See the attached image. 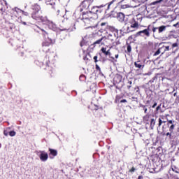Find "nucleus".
I'll return each mask as SVG.
<instances>
[{"label": "nucleus", "instance_id": "nucleus-56", "mask_svg": "<svg viewBox=\"0 0 179 179\" xmlns=\"http://www.w3.org/2000/svg\"><path fill=\"white\" fill-rule=\"evenodd\" d=\"M118 99H119V98H118V96H116V100H118Z\"/></svg>", "mask_w": 179, "mask_h": 179}, {"label": "nucleus", "instance_id": "nucleus-27", "mask_svg": "<svg viewBox=\"0 0 179 179\" xmlns=\"http://www.w3.org/2000/svg\"><path fill=\"white\" fill-rule=\"evenodd\" d=\"M133 86H135V84L132 83V81H128L127 89H136V87H133Z\"/></svg>", "mask_w": 179, "mask_h": 179}, {"label": "nucleus", "instance_id": "nucleus-58", "mask_svg": "<svg viewBox=\"0 0 179 179\" xmlns=\"http://www.w3.org/2000/svg\"><path fill=\"white\" fill-rule=\"evenodd\" d=\"M121 2H124V0H122Z\"/></svg>", "mask_w": 179, "mask_h": 179}, {"label": "nucleus", "instance_id": "nucleus-3", "mask_svg": "<svg viewBox=\"0 0 179 179\" xmlns=\"http://www.w3.org/2000/svg\"><path fill=\"white\" fill-rule=\"evenodd\" d=\"M166 126L169 128V132L166 133V136L168 137L170 143L172 145H177V143L178 142V137L176 133H174V130L176 129V121L169 120Z\"/></svg>", "mask_w": 179, "mask_h": 179}, {"label": "nucleus", "instance_id": "nucleus-38", "mask_svg": "<svg viewBox=\"0 0 179 179\" xmlns=\"http://www.w3.org/2000/svg\"><path fill=\"white\" fill-rule=\"evenodd\" d=\"M21 12H22V15H24V16H29V15H30L29 12H26V11H21Z\"/></svg>", "mask_w": 179, "mask_h": 179}, {"label": "nucleus", "instance_id": "nucleus-55", "mask_svg": "<svg viewBox=\"0 0 179 179\" xmlns=\"http://www.w3.org/2000/svg\"><path fill=\"white\" fill-rule=\"evenodd\" d=\"M22 24L26 25V22H22Z\"/></svg>", "mask_w": 179, "mask_h": 179}, {"label": "nucleus", "instance_id": "nucleus-21", "mask_svg": "<svg viewBox=\"0 0 179 179\" xmlns=\"http://www.w3.org/2000/svg\"><path fill=\"white\" fill-rule=\"evenodd\" d=\"M41 8L38 4H34L32 6V12H41Z\"/></svg>", "mask_w": 179, "mask_h": 179}, {"label": "nucleus", "instance_id": "nucleus-14", "mask_svg": "<svg viewBox=\"0 0 179 179\" xmlns=\"http://www.w3.org/2000/svg\"><path fill=\"white\" fill-rule=\"evenodd\" d=\"M49 152L50 159H53L54 157H55V156L58 155V151H57V150L55 149L49 148Z\"/></svg>", "mask_w": 179, "mask_h": 179}, {"label": "nucleus", "instance_id": "nucleus-44", "mask_svg": "<svg viewBox=\"0 0 179 179\" xmlns=\"http://www.w3.org/2000/svg\"><path fill=\"white\" fill-rule=\"evenodd\" d=\"M157 29H159V27H153L152 28L153 33H156V30H157Z\"/></svg>", "mask_w": 179, "mask_h": 179}, {"label": "nucleus", "instance_id": "nucleus-23", "mask_svg": "<svg viewBox=\"0 0 179 179\" xmlns=\"http://www.w3.org/2000/svg\"><path fill=\"white\" fill-rule=\"evenodd\" d=\"M114 2H115V0H113L112 1H110L108 5V9H114V8H115V4L114 3Z\"/></svg>", "mask_w": 179, "mask_h": 179}, {"label": "nucleus", "instance_id": "nucleus-59", "mask_svg": "<svg viewBox=\"0 0 179 179\" xmlns=\"http://www.w3.org/2000/svg\"><path fill=\"white\" fill-rule=\"evenodd\" d=\"M133 1H136V0H133Z\"/></svg>", "mask_w": 179, "mask_h": 179}, {"label": "nucleus", "instance_id": "nucleus-48", "mask_svg": "<svg viewBox=\"0 0 179 179\" xmlns=\"http://www.w3.org/2000/svg\"><path fill=\"white\" fill-rule=\"evenodd\" d=\"M120 103H127V99H122L120 101Z\"/></svg>", "mask_w": 179, "mask_h": 179}, {"label": "nucleus", "instance_id": "nucleus-15", "mask_svg": "<svg viewBox=\"0 0 179 179\" xmlns=\"http://www.w3.org/2000/svg\"><path fill=\"white\" fill-rule=\"evenodd\" d=\"M108 32L109 33V36H114L115 37V34L117 33V31L115 28H114L113 27H108Z\"/></svg>", "mask_w": 179, "mask_h": 179}, {"label": "nucleus", "instance_id": "nucleus-22", "mask_svg": "<svg viewBox=\"0 0 179 179\" xmlns=\"http://www.w3.org/2000/svg\"><path fill=\"white\" fill-rule=\"evenodd\" d=\"M169 26L166 25H162L159 27H158V33H163V31H166V29H167Z\"/></svg>", "mask_w": 179, "mask_h": 179}, {"label": "nucleus", "instance_id": "nucleus-9", "mask_svg": "<svg viewBox=\"0 0 179 179\" xmlns=\"http://www.w3.org/2000/svg\"><path fill=\"white\" fill-rule=\"evenodd\" d=\"M167 117H169V115H160L158 118V127L160 128L162 127V124L167 123L169 120H167Z\"/></svg>", "mask_w": 179, "mask_h": 179}, {"label": "nucleus", "instance_id": "nucleus-50", "mask_svg": "<svg viewBox=\"0 0 179 179\" xmlns=\"http://www.w3.org/2000/svg\"><path fill=\"white\" fill-rule=\"evenodd\" d=\"M173 27H178V22L175 24H173Z\"/></svg>", "mask_w": 179, "mask_h": 179}, {"label": "nucleus", "instance_id": "nucleus-37", "mask_svg": "<svg viewBox=\"0 0 179 179\" xmlns=\"http://www.w3.org/2000/svg\"><path fill=\"white\" fill-rule=\"evenodd\" d=\"M142 107H143V108L144 110L145 114H147L148 113V108H146V105L145 106L143 105Z\"/></svg>", "mask_w": 179, "mask_h": 179}, {"label": "nucleus", "instance_id": "nucleus-51", "mask_svg": "<svg viewBox=\"0 0 179 179\" xmlns=\"http://www.w3.org/2000/svg\"><path fill=\"white\" fill-rule=\"evenodd\" d=\"M118 57H120V55H119L118 54H117V55H115V57L116 59H118Z\"/></svg>", "mask_w": 179, "mask_h": 179}, {"label": "nucleus", "instance_id": "nucleus-1", "mask_svg": "<svg viewBox=\"0 0 179 179\" xmlns=\"http://www.w3.org/2000/svg\"><path fill=\"white\" fill-rule=\"evenodd\" d=\"M34 30L36 33H39V34H42L45 37L44 41L42 42V51L45 52L46 55L48 53L55 54L53 51L50 52L51 48H50V47H52L55 44V35L47 32L44 29L40 28L38 26H36Z\"/></svg>", "mask_w": 179, "mask_h": 179}, {"label": "nucleus", "instance_id": "nucleus-4", "mask_svg": "<svg viewBox=\"0 0 179 179\" xmlns=\"http://www.w3.org/2000/svg\"><path fill=\"white\" fill-rule=\"evenodd\" d=\"M98 18L99 15L97 14L90 13V11L83 12L82 14V20L87 24L94 23Z\"/></svg>", "mask_w": 179, "mask_h": 179}, {"label": "nucleus", "instance_id": "nucleus-25", "mask_svg": "<svg viewBox=\"0 0 179 179\" xmlns=\"http://www.w3.org/2000/svg\"><path fill=\"white\" fill-rule=\"evenodd\" d=\"M150 119H152V117H150V115H145L143 117V121L146 122V124H149V121H150Z\"/></svg>", "mask_w": 179, "mask_h": 179}, {"label": "nucleus", "instance_id": "nucleus-43", "mask_svg": "<svg viewBox=\"0 0 179 179\" xmlns=\"http://www.w3.org/2000/svg\"><path fill=\"white\" fill-rule=\"evenodd\" d=\"M162 109V104L159 105L157 108H156V111H159V110Z\"/></svg>", "mask_w": 179, "mask_h": 179}, {"label": "nucleus", "instance_id": "nucleus-17", "mask_svg": "<svg viewBox=\"0 0 179 179\" xmlns=\"http://www.w3.org/2000/svg\"><path fill=\"white\" fill-rule=\"evenodd\" d=\"M103 6H94L92 8H91V11H90L91 13H94L95 15H97V13L99 12V9H100V8H102Z\"/></svg>", "mask_w": 179, "mask_h": 179}, {"label": "nucleus", "instance_id": "nucleus-40", "mask_svg": "<svg viewBox=\"0 0 179 179\" xmlns=\"http://www.w3.org/2000/svg\"><path fill=\"white\" fill-rule=\"evenodd\" d=\"M135 167H132L131 169H129V173H135Z\"/></svg>", "mask_w": 179, "mask_h": 179}, {"label": "nucleus", "instance_id": "nucleus-10", "mask_svg": "<svg viewBox=\"0 0 179 179\" xmlns=\"http://www.w3.org/2000/svg\"><path fill=\"white\" fill-rule=\"evenodd\" d=\"M142 34H143V35H142ZM136 36V37H139V36H141V37H143V36H146V37H150V32H149L148 31V29H144V30L139 31L138 32H137Z\"/></svg>", "mask_w": 179, "mask_h": 179}, {"label": "nucleus", "instance_id": "nucleus-30", "mask_svg": "<svg viewBox=\"0 0 179 179\" xmlns=\"http://www.w3.org/2000/svg\"><path fill=\"white\" fill-rule=\"evenodd\" d=\"M131 52H132V47L131 46V45H127V52L129 54H131Z\"/></svg>", "mask_w": 179, "mask_h": 179}, {"label": "nucleus", "instance_id": "nucleus-34", "mask_svg": "<svg viewBox=\"0 0 179 179\" xmlns=\"http://www.w3.org/2000/svg\"><path fill=\"white\" fill-rule=\"evenodd\" d=\"M14 12H16L17 13H19V12H22V10H20V8L15 7V8H13Z\"/></svg>", "mask_w": 179, "mask_h": 179}, {"label": "nucleus", "instance_id": "nucleus-31", "mask_svg": "<svg viewBox=\"0 0 179 179\" xmlns=\"http://www.w3.org/2000/svg\"><path fill=\"white\" fill-rule=\"evenodd\" d=\"M80 80L81 82H85V80H86V76L85 75H81L80 76Z\"/></svg>", "mask_w": 179, "mask_h": 179}, {"label": "nucleus", "instance_id": "nucleus-53", "mask_svg": "<svg viewBox=\"0 0 179 179\" xmlns=\"http://www.w3.org/2000/svg\"><path fill=\"white\" fill-rule=\"evenodd\" d=\"M99 61H102V62H104V59H100Z\"/></svg>", "mask_w": 179, "mask_h": 179}, {"label": "nucleus", "instance_id": "nucleus-26", "mask_svg": "<svg viewBox=\"0 0 179 179\" xmlns=\"http://www.w3.org/2000/svg\"><path fill=\"white\" fill-rule=\"evenodd\" d=\"M150 128L153 129V127H155V125H156V119L151 118L150 120Z\"/></svg>", "mask_w": 179, "mask_h": 179}, {"label": "nucleus", "instance_id": "nucleus-5", "mask_svg": "<svg viewBox=\"0 0 179 179\" xmlns=\"http://www.w3.org/2000/svg\"><path fill=\"white\" fill-rule=\"evenodd\" d=\"M31 17L32 19H34V20H36L37 22H41L42 23H47L48 22L47 17L43 15L42 11L32 12Z\"/></svg>", "mask_w": 179, "mask_h": 179}, {"label": "nucleus", "instance_id": "nucleus-24", "mask_svg": "<svg viewBox=\"0 0 179 179\" xmlns=\"http://www.w3.org/2000/svg\"><path fill=\"white\" fill-rule=\"evenodd\" d=\"M95 69L96 71H98L99 75H100L101 76H104V74H103V72H101V69L100 68V66H99V64H95Z\"/></svg>", "mask_w": 179, "mask_h": 179}, {"label": "nucleus", "instance_id": "nucleus-41", "mask_svg": "<svg viewBox=\"0 0 179 179\" xmlns=\"http://www.w3.org/2000/svg\"><path fill=\"white\" fill-rule=\"evenodd\" d=\"M152 47H153V43L149 42L148 43V48L150 49H152Z\"/></svg>", "mask_w": 179, "mask_h": 179}, {"label": "nucleus", "instance_id": "nucleus-6", "mask_svg": "<svg viewBox=\"0 0 179 179\" xmlns=\"http://www.w3.org/2000/svg\"><path fill=\"white\" fill-rule=\"evenodd\" d=\"M139 29V22L136 21L135 18H132L129 22V27H127V31L131 33L132 31H135V30H138Z\"/></svg>", "mask_w": 179, "mask_h": 179}, {"label": "nucleus", "instance_id": "nucleus-28", "mask_svg": "<svg viewBox=\"0 0 179 179\" xmlns=\"http://www.w3.org/2000/svg\"><path fill=\"white\" fill-rule=\"evenodd\" d=\"M128 8H131V6H129V4H122L120 6L121 9H127Z\"/></svg>", "mask_w": 179, "mask_h": 179}, {"label": "nucleus", "instance_id": "nucleus-2", "mask_svg": "<svg viewBox=\"0 0 179 179\" xmlns=\"http://www.w3.org/2000/svg\"><path fill=\"white\" fill-rule=\"evenodd\" d=\"M55 57H57V53H48L43 62L35 61L36 65L39 68L48 71L50 78H52V73H54V69L55 68Z\"/></svg>", "mask_w": 179, "mask_h": 179}, {"label": "nucleus", "instance_id": "nucleus-11", "mask_svg": "<svg viewBox=\"0 0 179 179\" xmlns=\"http://www.w3.org/2000/svg\"><path fill=\"white\" fill-rule=\"evenodd\" d=\"M39 159L41 162H47L48 160V154L45 151H41Z\"/></svg>", "mask_w": 179, "mask_h": 179}, {"label": "nucleus", "instance_id": "nucleus-57", "mask_svg": "<svg viewBox=\"0 0 179 179\" xmlns=\"http://www.w3.org/2000/svg\"><path fill=\"white\" fill-rule=\"evenodd\" d=\"M162 129H163V132H164V127H162Z\"/></svg>", "mask_w": 179, "mask_h": 179}, {"label": "nucleus", "instance_id": "nucleus-52", "mask_svg": "<svg viewBox=\"0 0 179 179\" xmlns=\"http://www.w3.org/2000/svg\"><path fill=\"white\" fill-rule=\"evenodd\" d=\"M141 178H143V176H139L137 179H141Z\"/></svg>", "mask_w": 179, "mask_h": 179}, {"label": "nucleus", "instance_id": "nucleus-49", "mask_svg": "<svg viewBox=\"0 0 179 179\" xmlns=\"http://www.w3.org/2000/svg\"><path fill=\"white\" fill-rule=\"evenodd\" d=\"M106 24H107L106 22H102V23H101V26H106Z\"/></svg>", "mask_w": 179, "mask_h": 179}, {"label": "nucleus", "instance_id": "nucleus-32", "mask_svg": "<svg viewBox=\"0 0 179 179\" xmlns=\"http://www.w3.org/2000/svg\"><path fill=\"white\" fill-rule=\"evenodd\" d=\"M160 2H163V0H157V1H153L152 3H151V5H156L157 3H160Z\"/></svg>", "mask_w": 179, "mask_h": 179}, {"label": "nucleus", "instance_id": "nucleus-16", "mask_svg": "<svg viewBox=\"0 0 179 179\" xmlns=\"http://www.w3.org/2000/svg\"><path fill=\"white\" fill-rule=\"evenodd\" d=\"M134 66L136 68H138V69H143V68H145L143 63L139 60L134 62Z\"/></svg>", "mask_w": 179, "mask_h": 179}, {"label": "nucleus", "instance_id": "nucleus-19", "mask_svg": "<svg viewBox=\"0 0 179 179\" xmlns=\"http://www.w3.org/2000/svg\"><path fill=\"white\" fill-rule=\"evenodd\" d=\"M117 19H118L119 22H124L125 15L122 13H118L117 15Z\"/></svg>", "mask_w": 179, "mask_h": 179}, {"label": "nucleus", "instance_id": "nucleus-46", "mask_svg": "<svg viewBox=\"0 0 179 179\" xmlns=\"http://www.w3.org/2000/svg\"><path fill=\"white\" fill-rule=\"evenodd\" d=\"M3 135H5V136H8V131L6 130L3 131Z\"/></svg>", "mask_w": 179, "mask_h": 179}, {"label": "nucleus", "instance_id": "nucleus-12", "mask_svg": "<svg viewBox=\"0 0 179 179\" xmlns=\"http://www.w3.org/2000/svg\"><path fill=\"white\" fill-rule=\"evenodd\" d=\"M106 50L107 48H101V51L106 57L108 56L110 57L111 59H115L114 57H111V52H110V50Z\"/></svg>", "mask_w": 179, "mask_h": 179}, {"label": "nucleus", "instance_id": "nucleus-33", "mask_svg": "<svg viewBox=\"0 0 179 179\" xmlns=\"http://www.w3.org/2000/svg\"><path fill=\"white\" fill-rule=\"evenodd\" d=\"M9 135H10V136H15L16 135V131H10L9 132Z\"/></svg>", "mask_w": 179, "mask_h": 179}, {"label": "nucleus", "instance_id": "nucleus-29", "mask_svg": "<svg viewBox=\"0 0 179 179\" xmlns=\"http://www.w3.org/2000/svg\"><path fill=\"white\" fill-rule=\"evenodd\" d=\"M172 171H174V173H176V174H179V169L177 168L176 166H173L172 167Z\"/></svg>", "mask_w": 179, "mask_h": 179}, {"label": "nucleus", "instance_id": "nucleus-45", "mask_svg": "<svg viewBox=\"0 0 179 179\" xmlns=\"http://www.w3.org/2000/svg\"><path fill=\"white\" fill-rule=\"evenodd\" d=\"M176 134V136H178V138L179 137V127L177 129V132L175 133Z\"/></svg>", "mask_w": 179, "mask_h": 179}, {"label": "nucleus", "instance_id": "nucleus-20", "mask_svg": "<svg viewBox=\"0 0 179 179\" xmlns=\"http://www.w3.org/2000/svg\"><path fill=\"white\" fill-rule=\"evenodd\" d=\"M104 40H107V38L106 36H103L100 39H98L97 41L94 42L93 45H96V44H103V41Z\"/></svg>", "mask_w": 179, "mask_h": 179}, {"label": "nucleus", "instance_id": "nucleus-13", "mask_svg": "<svg viewBox=\"0 0 179 179\" xmlns=\"http://www.w3.org/2000/svg\"><path fill=\"white\" fill-rule=\"evenodd\" d=\"M83 59L85 61V62H89V61H92V57L90 56V53L86 52V51H83Z\"/></svg>", "mask_w": 179, "mask_h": 179}, {"label": "nucleus", "instance_id": "nucleus-54", "mask_svg": "<svg viewBox=\"0 0 179 179\" xmlns=\"http://www.w3.org/2000/svg\"><path fill=\"white\" fill-rule=\"evenodd\" d=\"M173 96H177V92H175V93L173 94Z\"/></svg>", "mask_w": 179, "mask_h": 179}, {"label": "nucleus", "instance_id": "nucleus-8", "mask_svg": "<svg viewBox=\"0 0 179 179\" xmlns=\"http://www.w3.org/2000/svg\"><path fill=\"white\" fill-rule=\"evenodd\" d=\"M92 3H93V1L92 0H84L80 5V7H81L80 12H82L83 9H89Z\"/></svg>", "mask_w": 179, "mask_h": 179}, {"label": "nucleus", "instance_id": "nucleus-18", "mask_svg": "<svg viewBox=\"0 0 179 179\" xmlns=\"http://www.w3.org/2000/svg\"><path fill=\"white\" fill-rule=\"evenodd\" d=\"M122 81V76L120 74H116L114 77V82L116 83H121Z\"/></svg>", "mask_w": 179, "mask_h": 179}, {"label": "nucleus", "instance_id": "nucleus-42", "mask_svg": "<svg viewBox=\"0 0 179 179\" xmlns=\"http://www.w3.org/2000/svg\"><path fill=\"white\" fill-rule=\"evenodd\" d=\"M176 47H178V43H175L172 44V48H176Z\"/></svg>", "mask_w": 179, "mask_h": 179}, {"label": "nucleus", "instance_id": "nucleus-47", "mask_svg": "<svg viewBox=\"0 0 179 179\" xmlns=\"http://www.w3.org/2000/svg\"><path fill=\"white\" fill-rule=\"evenodd\" d=\"M145 30H148V33H150V25H149V26L148 27V28L145 29Z\"/></svg>", "mask_w": 179, "mask_h": 179}, {"label": "nucleus", "instance_id": "nucleus-39", "mask_svg": "<svg viewBox=\"0 0 179 179\" xmlns=\"http://www.w3.org/2000/svg\"><path fill=\"white\" fill-rule=\"evenodd\" d=\"M164 48L165 49L164 52H166V51H170V46H165Z\"/></svg>", "mask_w": 179, "mask_h": 179}, {"label": "nucleus", "instance_id": "nucleus-36", "mask_svg": "<svg viewBox=\"0 0 179 179\" xmlns=\"http://www.w3.org/2000/svg\"><path fill=\"white\" fill-rule=\"evenodd\" d=\"M99 59V57H97V56H94L93 57V59H94L95 64H97V62H99V59Z\"/></svg>", "mask_w": 179, "mask_h": 179}, {"label": "nucleus", "instance_id": "nucleus-7", "mask_svg": "<svg viewBox=\"0 0 179 179\" xmlns=\"http://www.w3.org/2000/svg\"><path fill=\"white\" fill-rule=\"evenodd\" d=\"M146 107H149V108H155L156 106H157V101L156 99L153 97H150L145 102Z\"/></svg>", "mask_w": 179, "mask_h": 179}, {"label": "nucleus", "instance_id": "nucleus-35", "mask_svg": "<svg viewBox=\"0 0 179 179\" xmlns=\"http://www.w3.org/2000/svg\"><path fill=\"white\" fill-rule=\"evenodd\" d=\"M160 48L159 49H158L155 53H154V56L155 57H156L157 55H159V54H160V52H162L161 51H160Z\"/></svg>", "mask_w": 179, "mask_h": 179}]
</instances>
